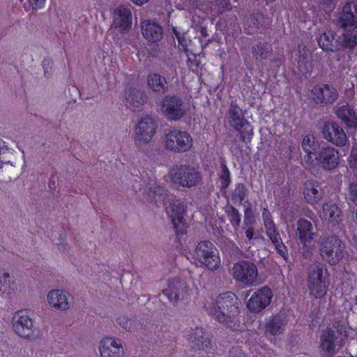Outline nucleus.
I'll return each mask as SVG.
<instances>
[{
    "instance_id": "a19ab883",
    "label": "nucleus",
    "mask_w": 357,
    "mask_h": 357,
    "mask_svg": "<svg viewBox=\"0 0 357 357\" xmlns=\"http://www.w3.org/2000/svg\"><path fill=\"white\" fill-rule=\"evenodd\" d=\"M347 163L354 172L357 171V146H353L347 158Z\"/></svg>"
},
{
    "instance_id": "de8ad7c7",
    "label": "nucleus",
    "mask_w": 357,
    "mask_h": 357,
    "mask_svg": "<svg viewBox=\"0 0 357 357\" xmlns=\"http://www.w3.org/2000/svg\"><path fill=\"white\" fill-rule=\"evenodd\" d=\"M10 150L8 144L0 138V155L8 152ZM2 168V162L0 160V169Z\"/></svg>"
},
{
    "instance_id": "49530a36",
    "label": "nucleus",
    "mask_w": 357,
    "mask_h": 357,
    "mask_svg": "<svg viewBox=\"0 0 357 357\" xmlns=\"http://www.w3.org/2000/svg\"><path fill=\"white\" fill-rule=\"evenodd\" d=\"M350 199L357 204V183H351L349 186Z\"/></svg>"
},
{
    "instance_id": "09e8293b",
    "label": "nucleus",
    "mask_w": 357,
    "mask_h": 357,
    "mask_svg": "<svg viewBox=\"0 0 357 357\" xmlns=\"http://www.w3.org/2000/svg\"><path fill=\"white\" fill-rule=\"evenodd\" d=\"M246 25L248 26V33H252L255 31V29H257V26H255V23L254 22V19L250 17L247 20Z\"/></svg>"
},
{
    "instance_id": "72a5a7b5",
    "label": "nucleus",
    "mask_w": 357,
    "mask_h": 357,
    "mask_svg": "<svg viewBox=\"0 0 357 357\" xmlns=\"http://www.w3.org/2000/svg\"><path fill=\"white\" fill-rule=\"evenodd\" d=\"M147 84L153 91L159 93H163L167 90L166 79L157 73H152L148 75Z\"/></svg>"
},
{
    "instance_id": "ea45409f",
    "label": "nucleus",
    "mask_w": 357,
    "mask_h": 357,
    "mask_svg": "<svg viewBox=\"0 0 357 357\" xmlns=\"http://www.w3.org/2000/svg\"><path fill=\"white\" fill-rule=\"evenodd\" d=\"M220 181L222 188H227L231 182L230 172L225 164L221 165Z\"/></svg>"
},
{
    "instance_id": "c03bdc74",
    "label": "nucleus",
    "mask_w": 357,
    "mask_h": 357,
    "mask_svg": "<svg viewBox=\"0 0 357 357\" xmlns=\"http://www.w3.org/2000/svg\"><path fill=\"white\" fill-rule=\"evenodd\" d=\"M29 6L33 10H40L45 6L46 0H27Z\"/></svg>"
},
{
    "instance_id": "8fccbe9b",
    "label": "nucleus",
    "mask_w": 357,
    "mask_h": 357,
    "mask_svg": "<svg viewBox=\"0 0 357 357\" xmlns=\"http://www.w3.org/2000/svg\"><path fill=\"white\" fill-rule=\"evenodd\" d=\"M231 357H248L247 355L241 350L238 348H234L230 351Z\"/></svg>"
},
{
    "instance_id": "20e7f679",
    "label": "nucleus",
    "mask_w": 357,
    "mask_h": 357,
    "mask_svg": "<svg viewBox=\"0 0 357 357\" xmlns=\"http://www.w3.org/2000/svg\"><path fill=\"white\" fill-rule=\"evenodd\" d=\"M163 143L166 149L174 153H184L193 146V139L186 131L174 128L165 135Z\"/></svg>"
},
{
    "instance_id": "bf43d9fd",
    "label": "nucleus",
    "mask_w": 357,
    "mask_h": 357,
    "mask_svg": "<svg viewBox=\"0 0 357 357\" xmlns=\"http://www.w3.org/2000/svg\"><path fill=\"white\" fill-rule=\"evenodd\" d=\"M253 52H255V54H260L261 56L263 54V52L261 51L260 52H257V47H253Z\"/></svg>"
},
{
    "instance_id": "473e14b6",
    "label": "nucleus",
    "mask_w": 357,
    "mask_h": 357,
    "mask_svg": "<svg viewBox=\"0 0 357 357\" xmlns=\"http://www.w3.org/2000/svg\"><path fill=\"white\" fill-rule=\"evenodd\" d=\"M15 293L16 284L10 274L6 271H0V296L3 298H11Z\"/></svg>"
},
{
    "instance_id": "2f4dec72",
    "label": "nucleus",
    "mask_w": 357,
    "mask_h": 357,
    "mask_svg": "<svg viewBox=\"0 0 357 357\" xmlns=\"http://www.w3.org/2000/svg\"><path fill=\"white\" fill-rule=\"evenodd\" d=\"M335 114L347 128L354 130L357 128V114L352 107L344 105L336 109Z\"/></svg>"
},
{
    "instance_id": "e433bc0d",
    "label": "nucleus",
    "mask_w": 357,
    "mask_h": 357,
    "mask_svg": "<svg viewBox=\"0 0 357 357\" xmlns=\"http://www.w3.org/2000/svg\"><path fill=\"white\" fill-rule=\"evenodd\" d=\"M246 188L243 184L238 183L232 193V200L235 204H241L245 196Z\"/></svg>"
},
{
    "instance_id": "b1692460",
    "label": "nucleus",
    "mask_w": 357,
    "mask_h": 357,
    "mask_svg": "<svg viewBox=\"0 0 357 357\" xmlns=\"http://www.w3.org/2000/svg\"><path fill=\"white\" fill-rule=\"evenodd\" d=\"M287 321L284 314H277L265 319V333L279 336L284 333Z\"/></svg>"
},
{
    "instance_id": "6ab92c4d",
    "label": "nucleus",
    "mask_w": 357,
    "mask_h": 357,
    "mask_svg": "<svg viewBox=\"0 0 357 357\" xmlns=\"http://www.w3.org/2000/svg\"><path fill=\"white\" fill-rule=\"evenodd\" d=\"M337 335V332L331 329L323 332L320 337V351L322 356L332 357L335 355L337 347L341 344Z\"/></svg>"
},
{
    "instance_id": "2eb2a0df",
    "label": "nucleus",
    "mask_w": 357,
    "mask_h": 357,
    "mask_svg": "<svg viewBox=\"0 0 357 357\" xmlns=\"http://www.w3.org/2000/svg\"><path fill=\"white\" fill-rule=\"evenodd\" d=\"M337 23L343 30L357 29V1L344 5L339 13Z\"/></svg>"
},
{
    "instance_id": "f03ea898",
    "label": "nucleus",
    "mask_w": 357,
    "mask_h": 357,
    "mask_svg": "<svg viewBox=\"0 0 357 357\" xmlns=\"http://www.w3.org/2000/svg\"><path fill=\"white\" fill-rule=\"evenodd\" d=\"M165 180L175 187L190 189L201 183L202 176L199 169L194 165H176L169 169Z\"/></svg>"
},
{
    "instance_id": "bb28decb",
    "label": "nucleus",
    "mask_w": 357,
    "mask_h": 357,
    "mask_svg": "<svg viewBox=\"0 0 357 357\" xmlns=\"http://www.w3.org/2000/svg\"><path fill=\"white\" fill-rule=\"evenodd\" d=\"M188 340L198 349L210 353L212 349L211 340L205 335L202 328L197 327L192 330L188 335Z\"/></svg>"
},
{
    "instance_id": "9b49d317",
    "label": "nucleus",
    "mask_w": 357,
    "mask_h": 357,
    "mask_svg": "<svg viewBox=\"0 0 357 357\" xmlns=\"http://www.w3.org/2000/svg\"><path fill=\"white\" fill-rule=\"evenodd\" d=\"M186 107L176 96H165L161 103V112L169 121H178L186 113Z\"/></svg>"
},
{
    "instance_id": "4be33fe9",
    "label": "nucleus",
    "mask_w": 357,
    "mask_h": 357,
    "mask_svg": "<svg viewBox=\"0 0 357 357\" xmlns=\"http://www.w3.org/2000/svg\"><path fill=\"white\" fill-rule=\"evenodd\" d=\"M322 133L326 139L336 146H343L347 142V137L344 130L335 122L325 123Z\"/></svg>"
},
{
    "instance_id": "c9c22d12",
    "label": "nucleus",
    "mask_w": 357,
    "mask_h": 357,
    "mask_svg": "<svg viewBox=\"0 0 357 357\" xmlns=\"http://www.w3.org/2000/svg\"><path fill=\"white\" fill-rule=\"evenodd\" d=\"M342 45L352 49L357 45V29L344 30L342 36Z\"/></svg>"
},
{
    "instance_id": "9d476101",
    "label": "nucleus",
    "mask_w": 357,
    "mask_h": 357,
    "mask_svg": "<svg viewBox=\"0 0 357 357\" xmlns=\"http://www.w3.org/2000/svg\"><path fill=\"white\" fill-rule=\"evenodd\" d=\"M46 301L49 307L60 312H66L70 309L73 297L70 292L64 289H53L46 295Z\"/></svg>"
},
{
    "instance_id": "13d9d810",
    "label": "nucleus",
    "mask_w": 357,
    "mask_h": 357,
    "mask_svg": "<svg viewBox=\"0 0 357 357\" xmlns=\"http://www.w3.org/2000/svg\"><path fill=\"white\" fill-rule=\"evenodd\" d=\"M304 54H305V56H303V58L301 59V58L300 57L299 59V61H298V64L299 66H301L302 63H305V56H307V53L306 52H304Z\"/></svg>"
},
{
    "instance_id": "5fc2aeb1",
    "label": "nucleus",
    "mask_w": 357,
    "mask_h": 357,
    "mask_svg": "<svg viewBox=\"0 0 357 357\" xmlns=\"http://www.w3.org/2000/svg\"><path fill=\"white\" fill-rule=\"evenodd\" d=\"M244 222L245 225H252L253 224L255 220L253 218H249L246 214L245 215Z\"/></svg>"
},
{
    "instance_id": "f3484780",
    "label": "nucleus",
    "mask_w": 357,
    "mask_h": 357,
    "mask_svg": "<svg viewBox=\"0 0 357 357\" xmlns=\"http://www.w3.org/2000/svg\"><path fill=\"white\" fill-rule=\"evenodd\" d=\"M185 211V206L181 200L176 199L171 200L167 213L177 234H183L186 231L187 226L183 218Z\"/></svg>"
},
{
    "instance_id": "412c9836",
    "label": "nucleus",
    "mask_w": 357,
    "mask_h": 357,
    "mask_svg": "<svg viewBox=\"0 0 357 357\" xmlns=\"http://www.w3.org/2000/svg\"><path fill=\"white\" fill-rule=\"evenodd\" d=\"M143 193L144 198L149 203L153 204L158 207L164 206L168 198L165 189L157 185L153 180L150 181L146 185Z\"/></svg>"
},
{
    "instance_id": "58836bf2",
    "label": "nucleus",
    "mask_w": 357,
    "mask_h": 357,
    "mask_svg": "<svg viewBox=\"0 0 357 357\" xmlns=\"http://www.w3.org/2000/svg\"><path fill=\"white\" fill-rule=\"evenodd\" d=\"M228 218L231 225L238 227L241 222V215L238 211L232 206H229L227 209Z\"/></svg>"
},
{
    "instance_id": "a211bd4d",
    "label": "nucleus",
    "mask_w": 357,
    "mask_h": 357,
    "mask_svg": "<svg viewBox=\"0 0 357 357\" xmlns=\"http://www.w3.org/2000/svg\"><path fill=\"white\" fill-rule=\"evenodd\" d=\"M314 160L316 166L319 165L323 169L331 171L337 167L340 155L335 148L327 146L322 148Z\"/></svg>"
},
{
    "instance_id": "f8f14e48",
    "label": "nucleus",
    "mask_w": 357,
    "mask_h": 357,
    "mask_svg": "<svg viewBox=\"0 0 357 357\" xmlns=\"http://www.w3.org/2000/svg\"><path fill=\"white\" fill-rule=\"evenodd\" d=\"M273 294L268 287H263L251 295L246 306L252 313H259L265 310L271 303Z\"/></svg>"
},
{
    "instance_id": "a878e982",
    "label": "nucleus",
    "mask_w": 357,
    "mask_h": 357,
    "mask_svg": "<svg viewBox=\"0 0 357 357\" xmlns=\"http://www.w3.org/2000/svg\"><path fill=\"white\" fill-rule=\"evenodd\" d=\"M113 25L119 31H127L131 28L132 13L128 8L118 7L114 13Z\"/></svg>"
},
{
    "instance_id": "6e6552de",
    "label": "nucleus",
    "mask_w": 357,
    "mask_h": 357,
    "mask_svg": "<svg viewBox=\"0 0 357 357\" xmlns=\"http://www.w3.org/2000/svg\"><path fill=\"white\" fill-rule=\"evenodd\" d=\"M230 273L235 280L250 287L255 283L258 271L254 264L241 260L234 264Z\"/></svg>"
},
{
    "instance_id": "864d4df0",
    "label": "nucleus",
    "mask_w": 357,
    "mask_h": 357,
    "mask_svg": "<svg viewBox=\"0 0 357 357\" xmlns=\"http://www.w3.org/2000/svg\"><path fill=\"white\" fill-rule=\"evenodd\" d=\"M264 225L266 229H268L269 227H275V224L273 222V219H270L268 220L264 221Z\"/></svg>"
},
{
    "instance_id": "c85d7f7f",
    "label": "nucleus",
    "mask_w": 357,
    "mask_h": 357,
    "mask_svg": "<svg viewBox=\"0 0 357 357\" xmlns=\"http://www.w3.org/2000/svg\"><path fill=\"white\" fill-rule=\"evenodd\" d=\"M301 146L307 154L305 157V162L310 170H313L316 167L314 153L318 149L319 144L314 136L307 135L303 137Z\"/></svg>"
},
{
    "instance_id": "603ef678",
    "label": "nucleus",
    "mask_w": 357,
    "mask_h": 357,
    "mask_svg": "<svg viewBox=\"0 0 357 357\" xmlns=\"http://www.w3.org/2000/svg\"><path fill=\"white\" fill-rule=\"evenodd\" d=\"M245 236L249 241L253 238L254 229L252 227H248L245 231Z\"/></svg>"
},
{
    "instance_id": "37998d69",
    "label": "nucleus",
    "mask_w": 357,
    "mask_h": 357,
    "mask_svg": "<svg viewBox=\"0 0 357 357\" xmlns=\"http://www.w3.org/2000/svg\"><path fill=\"white\" fill-rule=\"evenodd\" d=\"M266 233L273 243L281 240L280 235L276 230L275 226L266 229Z\"/></svg>"
},
{
    "instance_id": "39448f33",
    "label": "nucleus",
    "mask_w": 357,
    "mask_h": 357,
    "mask_svg": "<svg viewBox=\"0 0 357 357\" xmlns=\"http://www.w3.org/2000/svg\"><path fill=\"white\" fill-rule=\"evenodd\" d=\"M341 241L336 236L324 237L319 242V252L322 259L331 265L337 264L343 257Z\"/></svg>"
},
{
    "instance_id": "1a4fd4ad",
    "label": "nucleus",
    "mask_w": 357,
    "mask_h": 357,
    "mask_svg": "<svg viewBox=\"0 0 357 357\" xmlns=\"http://www.w3.org/2000/svg\"><path fill=\"white\" fill-rule=\"evenodd\" d=\"M13 331L20 337L29 338L34 334L33 320L27 310L17 311L12 318Z\"/></svg>"
},
{
    "instance_id": "cd10ccee",
    "label": "nucleus",
    "mask_w": 357,
    "mask_h": 357,
    "mask_svg": "<svg viewBox=\"0 0 357 357\" xmlns=\"http://www.w3.org/2000/svg\"><path fill=\"white\" fill-rule=\"evenodd\" d=\"M227 119L229 124L237 130H241L244 127H250L244 117L242 109L235 103L232 102L230 105Z\"/></svg>"
},
{
    "instance_id": "052dcab7",
    "label": "nucleus",
    "mask_w": 357,
    "mask_h": 357,
    "mask_svg": "<svg viewBox=\"0 0 357 357\" xmlns=\"http://www.w3.org/2000/svg\"><path fill=\"white\" fill-rule=\"evenodd\" d=\"M257 47H261V49L262 50V47L261 45H257Z\"/></svg>"
},
{
    "instance_id": "5701e85b",
    "label": "nucleus",
    "mask_w": 357,
    "mask_h": 357,
    "mask_svg": "<svg viewBox=\"0 0 357 357\" xmlns=\"http://www.w3.org/2000/svg\"><path fill=\"white\" fill-rule=\"evenodd\" d=\"M320 217L326 224L335 226L342 221V212L335 204L328 202L322 206Z\"/></svg>"
},
{
    "instance_id": "423d86ee",
    "label": "nucleus",
    "mask_w": 357,
    "mask_h": 357,
    "mask_svg": "<svg viewBox=\"0 0 357 357\" xmlns=\"http://www.w3.org/2000/svg\"><path fill=\"white\" fill-rule=\"evenodd\" d=\"M158 128V122L153 116L146 115L142 117L134 129L136 144L139 146L151 142L157 132Z\"/></svg>"
},
{
    "instance_id": "c756f323",
    "label": "nucleus",
    "mask_w": 357,
    "mask_h": 357,
    "mask_svg": "<svg viewBox=\"0 0 357 357\" xmlns=\"http://www.w3.org/2000/svg\"><path fill=\"white\" fill-rule=\"evenodd\" d=\"M126 106L133 110H140L146 101V94L136 89H128L125 93Z\"/></svg>"
},
{
    "instance_id": "79ce46f5",
    "label": "nucleus",
    "mask_w": 357,
    "mask_h": 357,
    "mask_svg": "<svg viewBox=\"0 0 357 357\" xmlns=\"http://www.w3.org/2000/svg\"><path fill=\"white\" fill-rule=\"evenodd\" d=\"M275 245V248L277 252L283 257L285 260L288 259V252L287 247L283 244L282 239L279 242H275L273 243Z\"/></svg>"
},
{
    "instance_id": "f704fd0d",
    "label": "nucleus",
    "mask_w": 357,
    "mask_h": 357,
    "mask_svg": "<svg viewBox=\"0 0 357 357\" xmlns=\"http://www.w3.org/2000/svg\"><path fill=\"white\" fill-rule=\"evenodd\" d=\"M335 39V33L332 31H326L321 33L318 38L319 47L327 51H334L335 45L333 40Z\"/></svg>"
},
{
    "instance_id": "7ed1b4c3",
    "label": "nucleus",
    "mask_w": 357,
    "mask_h": 357,
    "mask_svg": "<svg viewBox=\"0 0 357 357\" xmlns=\"http://www.w3.org/2000/svg\"><path fill=\"white\" fill-rule=\"evenodd\" d=\"M186 257L191 263H199L210 271L218 270L221 266L219 250L208 241L199 242L195 250L186 254Z\"/></svg>"
},
{
    "instance_id": "aec40b11",
    "label": "nucleus",
    "mask_w": 357,
    "mask_h": 357,
    "mask_svg": "<svg viewBox=\"0 0 357 357\" xmlns=\"http://www.w3.org/2000/svg\"><path fill=\"white\" fill-rule=\"evenodd\" d=\"M310 96L317 104H327L337 100V92L334 87L328 84H318L312 89Z\"/></svg>"
},
{
    "instance_id": "4d7b16f0",
    "label": "nucleus",
    "mask_w": 357,
    "mask_h": 357,
    "mask_svg": "<svg viewBox=\"0 0 357 357\" xmlns=\"http://www.w3.org/2000/svg\"><path fill=\"white\" fill-rule=\"evenodd\" d=\"M292 357H313V356L307 353H298V354L294 355Z\"/></svg>"
},
{
    "instance_id": "0eeeda50",
    "label": "nucleus",
    "mask_w": 357,
    "mask_h": 357,
    "mask_svg": "<svg viewBox=\"0 0 357 357\" xmlns=\"http://www.w3.org/2000/svg\"><path fill=\"white\" fill-rule=\"evenodd\" d=\"M328 284L324 275L321 264H314L307 278V288L310 295L315 298L324 297L327 291Z\"/></svg>"
},
{
    "instance_id": "6e6d98bb",
    "label": "nucleus",
    "mask_w": 357,
    "mask_h": 357,
    "mask_svg": "<svg viewBox=\"0 0 357 357\" xmlns=\"http://www.w3.org/2000/svg\"><path fill=\"white\" fill-rule=\"evenodd\" d=\"M133 3L137 6H142L147 3L149 0H130Z\"/></svg>"
},
{
    "instance_id": "3c124183",
    "label": "nucleus",
    "mask_w": 357,
    "mask_h": 357,
    "mask_svg": "<svg viewBox=\"0 0 357 357\" xmlns=\"http://www.w3.org/2000/svg\"><path fill=\"white\" fill-rule=\"evenodd\" d=\"M262 218H263V221L272 219L271 213L266 208H264L262 211Z\"/></svg>"
},
{
    "instance_id": "f257e3e1",
    "label": "nucleus",
    "mask_w": 357,
    "mask_h": 357,
    "mask_svg": "<svg viewBox=\"0 0 357 357\" xmlns=\"http://www.w3.org/2000/svg\"><path fill=\"white\" fill-rule=\"evenodd\" d=\"M205 307L217 321L234 328L233 324L239 312V301L234 293L225 292L218 295L214 301L206 305Z\"/></svg>"
},
{
    "instance_id": "ddd939ff",
    "label": "nucleus",
    "mask_w": 357,
    "mask_h": 357,
    "mask_svg": "<svg viewBox=\"0 0 357 357\" xmlns=\"http://www.w3.org/2000/svg\"><path fill=\"white\" fill-rule=\"evenodd\" d=\"M190 287L187 283L178 279L169 280L167 286L162 290L163 294L172 303H178L190 298Z\"/></svg>"
},
{
    "instance_id": "a18cd8bd",
    "label": "nucleus",
    "mask_w": 357,
    "mask_h": 357,
    "mask_svg": "<svg viewBox=\"0 0 357 357\" xmlns=\"http://www.w3.org/2000/svg\"><path fill=\"white\" fill-rule=\"evenodd\" d=\"M319 3L320 8L326 10H331L333 9L335 2V0H316Z\"/></svg>"
},
{
    "instance_id": "7c9ffc66",
    "label": "nucleus",
    "mask_w": 357,
    "mask_h": 357,
    "mask_svg": "<svg viewBox=\"0 0 357 357\" xmlns=\"http://www.w3.org/2000/svg\"><path fill=\"white\" fill-rule=\"evenodd\" d=\"M143 36L149 41L156 43L163 36V31L160 26L151 20H144L141 23Z\"/></svg>"
},
{
    "instance_id": "4468645a",
    "label": "nucleus",
    "mask_w": 357,
    "mask_h": 357,
    "mask_svg": "<svg viewBox=\"0 0 357 357\" xmlns=\"http://www.w3.org/2000/svg\"><path fill=\"white\" fill-rule=\"evenodd\" d=\"M98 349L100 357H123L125 354L122 341L112 336L102 337Z\"/></svg>"
},
{
    "instance_id": "4c0bfd02",
    "label": "nucleus",
    "mask_w": 357,
    "mask_h": 357,
    "mask_svg": "<svg viewBox=\"0 0 357 357\" xmlns=\"http://www.w3.org/2000/svg\"><path fill=\"white\" fill-rule=\"evenodd\" d=\"M116 323L126 331H132L135 328L136 322L134 319L126 315H121L116 319Z\"/></svg>"
},
{
    "instance_id": "393cba45",
    "label": "nucleus",
    "mask_w": 357,
    "mask_h": 357,
    "mask_svg": "<svg viewBox=\"0 0 357 357\" xmlns=\"http://www.w3.org/2000/svg\"><path fill=\"white\" fill-rule=\"evenodd\" d=\"M323 190L318 181L308 180L303 185V196L307 203L317 204L323 197Z\"/></svg>"
},
{
    "instance_id": "dca6fc26",
    "label": "nucleus",
    "mask_w": 357,
    "mask_h": 357,
    "mask_svg": "<svg viewBox=\"0 0 357 357\" xmlns=\"http://www.w3.org/2000/svg\"><path fill=\"white\" fill-rule=\"evenodd\" d=\"M296 234L305 251H309L314 247L313 240L316 233L310 221L300 218L296 222Z\"/></svg>"
}]
</instances>
